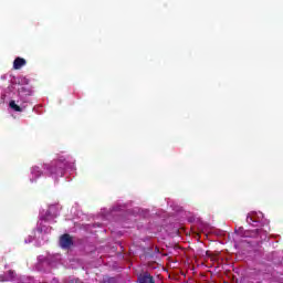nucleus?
I'll return each mask as SVG.
<instances>
[{
    "label": "nucleus",
    "mask_w": 283,
    "mask_h": 283,
    "mask_svg": "<svg viewBox=\"0 0 283 283\" xmlns=\"http://www.w3.org/2000/svg\"><path fill=\"white\" fill-rule=\"evenodd\" d=\"M234 233L240 235V238H258L262 233V230H244V227H239L234 229Z\"/></svg>",
    "instance_id": "1"
},
{
    "label": "nucleus",
    "mask_w": 283,
    "mask_h": 283,
    "mask_svg": "<svg viewBox=\"0 0 283 283\" xmlns=\"http://www.w3.org/2000/svg\"><path fill=\"white\" fill-rule=\"evenodd\" d=\"M63 169H65V163L57 160L50 166L49 171L55 176H63Z\"/></svg>",
    "instance_id": "2"
},
{
    "label": "nucleus",
    "mask_w": 283,
    "mask_h": 283,
    "mask_svg": "<svg viewBox=\"0 0 283 283\" xmlns=\"http://www.w3.org/2000/svg\"><path fill=\"white\" fill-rule=\"evenodd\" d=\"M60 247L62 249H70L71 247H74V240L70 234L65 233L60 238Z\"/></svg>",
    "instance_id": "3"
},
{
    "label": "nucleus",
    "mask_w": 283,
    "mask_h": 283,
    "mask_svg": "<svg viewBox=\"0 0 283 283\" xmlns=\"http://www.w3.org/2000/svg\"><path fill=\"white\" fill-rule=\"evenodd\" d=\"M31 94H32V88L28 86H20L18 88V95L21 98V101H25V98H28V96H30Z\"/></svg>",
    "instance_id": "4"
},
{
    "label": "nucleus",
    "mask_w": 283,
    "mask_h": 283,
    "mask_svg": "<svg viewBox=\"0 0 283 283\" xmlns=\"http://www.w3.org/2000/svg\"><path fill=\"white\" fill-rule=\"evenodd\" d=\"M138 282L139 283H156V281L154 280V276H151V274H149V272H144L143 274H140L138 276Z\"/></svg>",
    "instance_id": "5"
},
{
    "label": "nucleus",
    "mask_w": 283,
    "mask_h": 283,
    "mask_svg": "<svg viewBox=\"0 0 283 283\" xmlns=\"http://www.w3.org/2000/svg\"><path fill=\"white\" fill-rule=\"evenodd\" d=\"M27 61L23 57H15L13 61V70H21L24 65H27Z\"/></svg>",
    "instance_id": "6"
},
{
    "label": "nucleus",
    "mask_w": 283,
    "mask_h": 283,
    "mask_svg": "<svg viewBox=\"0 0 283 283\" xmlns=\"http://www.w3.org/2000/svg\"><path fill=\"white\" fill-rule=\"evenodd\" d=\"M9 107H11V109H13L14 112H23V108H21V106L17 105V102L11 101L9 103Z\"/></svg>",
    "instance_id": "7"
},
{
    "label": "nucleus",
    "mask_w": 283,
    "mask_h": 283,
    "mask_svg": "<svg viewBox=\"0 0 283 283\" xmlns=\"http://www.w3.org/2000/svg\"><path fill=\"white\" fill-rule=\"evenodd\" d=\"M41 168L39 167H33L32 168V175L35 176V178H41Z\"/></svg>",
    "instance_id": "8"
},
{
    "label": "nucleus",
    "mask_w": 283,
    "mask_h": 283,
    "mask_svg": "<svg viewBox=\"0 0 283 283\" xmlns=\"http://www.w3.org/2000/svg\"><path fill=\"white\" fill-rule=\"evenodd\" d=\"M103 283H116V279L112 276H105Z\"/></svg>",
    "instance_id": "9"
},
{
    "label": "nucleus",
    "mask_w": 283,
    "mask_h": 283,
    "mask_svg": "<svg viewBox=\"0 0 283 283\" xmlns=\"http://www.w3.org/2000/svg\"><path fill=\"white\" fill-rule=\"evenodd\" d=\"M247 222H248V224H255V222H258V220H255L253 216L249 214L247 217Z\"/></svg>",
    "instance_id": "10"
},
{
    "label": "nucleus",
    "mask_w": 283,
    "mask_h": 283,
    "mask_svg": "<svg viewBox=\"0 0 283 283\" xmlns=\"http://www.w3.org/2000/svg\"><path fill=\"white\" fill-rule=\"evenodd\" d=\"M22 83H25V85H28V83H30V80H28V78L24 77V78L22 80Z\"/></svg>",
    "instance_id": "11"
}]
</instances>
